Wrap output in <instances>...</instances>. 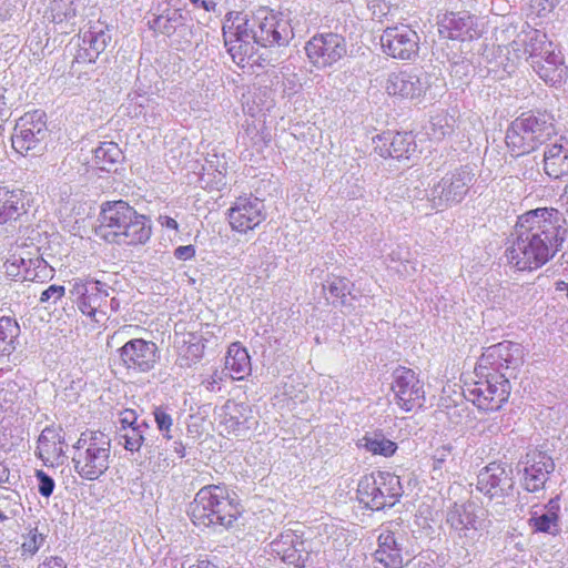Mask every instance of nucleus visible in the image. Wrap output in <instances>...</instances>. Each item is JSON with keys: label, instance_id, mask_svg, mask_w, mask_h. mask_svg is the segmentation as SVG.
Returning a JSON list of instances; mask_svg holds the SVG:
<instances>
[{"label": "nucleus", "instance_id": "nucleus-12", "mask_svg": "<svg viewBox=\"0 0 568 568\" xmlns=\"http://www.w3.org/2000/svg\"><path fill=\"white\" fill-rule=\"evenodd\" d=\"M523 364V349L520 345L511 342H503L493 345L486 349L478 361L475 372L478 374L485 371L506 373L513 376V373Z\"/></svg>", "mask_w": 568, "mask_h": 568}, {"label": "nucleus", "instance_id": "nucleus-20", "mask_svg": "<svg viewBox=\"0 0 568 568\" xmlns=\"http://www.w3.org/2000/svg\"><path fill=\"white\" fill-rule=\"evenodd\" d=\"M509 47L517 59H525L526 61H532L554 48L546 33L532 28L529 23H524L520 32Z\"/></svg>", "mask_w": 568, "mask_h": 568}, {"label": "nucleus", "instance_id": "nucleus-31", "mask_svg": "<svg viewBox=\"0 0 568 568\" xmlns=\"http://www.w3.org/2000/svg\"><path fill=\"white\" fill-rule=\"evenodd\" d=\"M224 371L232 379L242 381L251 374L252 365L248 352L240 343H232L229 346Z\"/></svg>", "mask_w": 568, "mask_h": 568}, {"label": "nucleus", "instance_id": "nucleus-58", "mask_svg": "<svg viewBox=\"0 0 568 568\" xmlns=\"http://www.w3.org/2000/svg\"><path fill=\"white\" fill-rule=\"evenodd\" d=\"M159 222L162 226L168 227V229L178 230V227H179L178 222L173 217H170L166 215H160Z\"/></svg>", "mask_w": 568, "mask_h": 568}, {"label": "nucleus", "instance_id": "nucleus-22", "mask_svg": "<svg viewBox=\"0 0 568 568\" xmlns=\"http://www.w3.org/2000/svg\"><path fill=\"white\" fill-rule=\"evenodd\" d=\"M426 89V77L417 69L392 72L386 80V91L389 95L414 99L425 93Z\"/></svg>", "mask_w": 568, "mask_h": 568}, {"label": "nucleus", "instance_id": "nucleus-26", "mask_svg": "<svg viewBox=\"0 0 568 568\" xmlns=\"http://www.w3.org/2000/svg\"><path fill=\"white\" fill-rule=\"evenodd\" d=\"M544 171L551 179L568 175V138L559 136L545 145Z\"/></svg>", "mask_w": 568, "mask_h": 568}, {"label": "nucleus", "instance_id": "nucleus-15", "mask_svg": "<svg viewBox=\"0 0 568 568\" xmlns=\"http://www.w3.org/2000/svg\"><path fill=\"white\" fill-rule=\"evenodd\" d=\"M383 51L398 60H413L418 55L419 36L407 24L388 27L381 36Z\"/></svg>", "mask_w": 568, "mask_h": 568}, {"label": "nucleus", "instance_id": "nucleus-2", "mask_svg": "<svg viewBox=\"0 0 568 568\" xmlns=\"http://www.w3.org/2000/svg\"><path fill=\"white\" fill-rule=\"evenodd\" d=\"M151 233L150 220L126 202L120 200L102 205L97 234L104 241L119 245H138L149 241Z\"/></svg>", "mask_w": 568, "mask_h": 568}, {"label": "nucleus", "instance_id": "nucleus-61", "mask_svg": "<svg viewBox=\"0 0 568 568\" xmlns=\"http://www.w3.org/2000/svg\"><path fill=\"white\" fill-rule=\"evenodd\" d=\"M197 4L207 12L215 11L216 8V2L213 0H200Z\"/></svg>", "mask_w": 568, "mask_h": 568}, {"label": "nucleus", "instance_id": "nucleus-46", "mask_svg": "<svg viewBox=\"0 0 568 568\" xmlns=\"http://www.w3.org/2000/svg\"><path fill=\"white\" fill-rule=\"evenodd\" d=\"M224 44L227 49V52L232 57V60L239 65L244 64L246 57L253 50V47L251 45V41H248V42H242V41L229 42L227 39H224Z\"/></svg>", "mask_w": 568, "mask_h": 568}, {"label": "nucleus", "instance_id": "nucleus-34", "mask_svg": "<svg viewBox=\"0 0 568 568\" xmlns=\"http://www.w3.org/2000/svg\"><path fill=\"white\" fill-rule=\"evenodd\" d=\"M152 14L148 21L150 29L165 36H172L179 27L185 24L187 18L182 9L165 8L164 10Z\"/></svg>", "mask_w": 568, "mask_h": 568}, {"label": "nucleus", "instance_id": "nucleus-57", "mask_svg": "<svg viewBox=\"0 0 568 568\" xmlns=\"http://www.w3.org/2000/svg\"><path fill=\"white\" fill-rule=\"evenodd\" d=\"M428 134L435 140H440L445 136L446 131L444 130L440 119L432 122V132Z\"/></svg>", "mask_w": 568, "mask_h": 568}, {"label": "nucleus", "instance_id": "nucleus-23", "mask_svg": "<svg viewBox=\"0 0 568 568\" xmlns=\"http://www.w3.org/2000/svg\"><path fill=\"white\" fill-rule=\"evenodd\" d=\"M374 143L382 158L409 159L417 150L412 132H384L374 139Z\"/></svg>", "mask_w": 568, "mask_h": 568}, {"label": "nucleus", "instance_id": "nucleus-19", "mask_svg": "<svg viewBox=\"0 0 568 568\" xmlns=\"http://www.w3.org/2000/svg\"><path fill=\"white\" fill-rule=\"evenodd\" d=\"M478 505L473 501L454 504L447 513V523L458 532L459 539H465V545H473L480 537L478 532Z\"/></svg>", "mask_w": 568, "mask_h": 568}, {"label": "nucleus", "instance_id": "nucleus-11", "mask_svg": "<svg viewBox=\"0 0 568 568\" xmlns=\"http://www.w3.org/2000/svg\"><path fill=\"white\" fill-rule=\"evenodd\" d=\"M517 470L520 486L528 493H539L555 470V462L546 452L534 448L519 459Z\"/></svg>", "mask_w": 568, "mask_h": 568}, {"label": "nucleus", "instance_id": "nucleus-48", "mask_svg": "<svg viewBox=\"0 0 568 568\" xmlns=\"http://www.w3.org/2000/svg\"><path fill=\"white\" fill-rule=\"evenodd\" d=\"M154 419L158 426V429L162 433L165 439H171L173 436L171 435V428L173 426V419L171 415L163 407H156L153 412Z\"/></svg>", "mask_w": 568, "mask_h": 568}, {"label": "nucleus", "instance_id": "nucleus-33", "mask_svg": "<svg viewBox=\"0 0 568 568\" xmlns=\"http://www.w3.org/2000/svg\"><path fill=\"white\" fill-rule=\"evenodd\" d=\"M24 212L22 191L0 186V224L16 222Z\"/></svg>", "mask_w": 568, "mask_h": 568}, {"label": "nucleus", "instance_id": "nucleus-51", "mask_svg": "<svg viewBox=\"0 0 568 568\" xmlns=\"http://www.w3.org/2000/svg\"><path fill=\"white\" fill-rule=\"evenodd\" d=\"M37 479L39 481L38 490L43 497H50L54 490V480L43 470H37Z\"/></svg>", "mask_w": 568, "mask_h": 568}, {"label": "nucleus", "instance_id": "nucleus-18", "mask_svg": "<svg viewBox=\"0 0 568 568\" xmlns=\"http://www.w3.org/2000/svg\"><path fill=\"white\" fill-rule=\"evenodd\" d=\"M392 389L397 405L405 412H410L416 406L423 405L425 392L423 384L413 369L406 367L396 368Z\"/></svg>", "mask_w": 568, "mask_h": 568}, {"label": "nucleus", "instance_id": "nucleus-17", "mask_svg": "<svg viewBox=\"0 0 568 568\" xmlns=\"http://www.w3.org/2000/svg\"><path fill=\"white\" fill-rule=\"evenodd\" d=\"M266 219L263 201L253 195L239 196L229 209L231 227L240 233H246L258 226Z\"/></svg>", "mask_w": 568, "mask_h": 568}, {"label": "nucleus", "instance_id": "nucleus-21", "mask_svg": "<svg viewBox=\"0 0 568 568\" xmlns=\"http://www.w3.org/2000/svg\"><path fill=\"white\" fill-rule=\"evenodd\" d=\"M111 29L101 21L92 23L81 37L80 49L75 55L79 63H92L111 42Z\"/></svg>", "mask_w": 568, "mask_h": 568}, {"label": "nucleus", "instance_id": "nucleus-62", "mask_svg": "<svg viewBox=\"0 0 568 568\" xmlns=\"http://www.w3.org/2000/svg\"><path fill=\"white\" fill-rule=\"evenodd\" d=\"M173 450L179 458H183L185 456V446L182 444V442L175 440L173 443Z\"/></svg>", "mask_w": 568, "mask_h": 568}, {"label": "nucleus", "instance_id": "nucleus-47", "mask_svg": "<svg viewBox=\"0 0 568 568\" xmlns=\"http://www.w3.org/2000/svg\"><path fill=\"white\" fill-rule=\"evenodd\" d=\"M45 536L38 531V529H31L27 536H24L21 549L23 554L34 555L40 547L43 545Z\"/></svg>", "mask_w": 568, "mask_h": 568}, {"label": "nucleus", "instance_id": "nucleus-49", "mask_svg": "<svg viewBox=\"0 0 568 568\" xmlns=\"http://www.w3.org/2000/svg\"><path fill=\"white\" fill-rule=\"evenodd\" d=\"M89 286H92L93 291L101 298V301L108 306V297L115 293V288L112 284L106 281L89 277L84 281Z\"/></svg>", "mask_w": 568, "mask_h": 568}, {"label": "nucleus", "instance_id": "nucleus-41", "mask_svg": "<svg viewBox=\"0 0 568 568\" xmlns=\"http://www.w3.org/2000/svg\"><path fill=\"white\" fill-rule=\"evenodd\" d=\"M446 22L449 39L464 41L467 38H473L474 18L469 13L452 12L446 17Z\"/></svg>", "mask_w": 568, "mask_h": 568}, {"label": "nucleus", "instance_id": "nucleus-40", "mask_svg": "<svg viewBox=\"0 0 568 568\" xmlns=\"http://www.w3.org/2000/svg\"><path fill=\"white\" fill-rule=\"evenodd\" d=\"M359 446L364 447L373 455H381L384 457H390L397 450V444L388 439L382 430L366 434L359 440Z\"/></svg>", "mask_w": 568, "mask_h": 568}, {"label": "nucleus", "instance_id": "nucleus-6", "mask_svg": "<svg viewBox=\"0 0 568 568\" xmlns=\"http://www.w3.org/2000/svg\"><path fill=\"white\" fill-rule=\"evenodd\" d=\"M478 381L465 392V397L478 409L496 412L508 400L510 384L506 373L485 371L483 374L475 372Z\"/></svg>", "mask_w": 568, "mask_h": 568}, {"label": "nucleus", "instance_id": "nucleus-32", "mask_svg": "<svg viewBox=\"0 0 568 568\" xmlns=\"http://www.w3.org/2000/svg\"><path fill=\"white\" fill-rule=\"evenodd\" d=\"M519 119L539 144L556 134L555 119L548 112H526Z\"/></svg>", "mask_w": 568, "mask_h": 568}, {"label": "nucleus", "instance_id": "nucleus-29", "mask_svg": "<svg viewBox=\"0 0 568 568\" xmlns=\"http://www.w3.org/2000/svg\"><path fill=\"white\" fill-rule=\"evenodd\" d=\"M223 38L229 42L253 40L252 14H244L237 11H231L225 16L223 23Z\"/></svg>", "mask_w": 568, "mask_h": 568}, {"label": "nucleus", "instance_id": "nucleus-59", "mask_svg": "<svg viewBox=\"0 0 568 568\" xmlns=\"http://www.w3.org/2000/svg\"><path fill=\"white\" fill-rule=\"evenodd\" d=\"M538 7H540V11H550L556 7L559 0H532Z\"/></svg>", "mask_w": 568, "mask_h": 568}, {"label": "nucleus", "instance_id": "nucleus-9", "mask_svg": "<svg viewBox=\"0 0 568 568\" xmlns=\"http://www.w3.org/2000/svg\"><path fill=\"white\" fill-rule=\"evenodd\" d=\"M475 180V173L469 166H460L446 173L427 194L434 209H443L460 203Z\"/></svg>", "mask_w": 568, "mask_h": 568}, {"label": "nucleus", "instance_id": "nucleus-4", "mask_svg": "<svg viewBox=\"0 0 568 568\" xmlns=\"http://www.w3.org/2000/svg\"><path fill=\"white\" fill-rule=\"evenodd\" d=\"M73 449L74 470L82 479L97 480L109 469L111 439L104 433L83 432Z\"/></svg>", "mask_w": 568, "mask_h": 568}, {"label": "nucleus", "instance_id": "nucleus-43", "mask_svg": "<svg viewBox=\"0 0 568 568\" xmlns=\"http://www.w3.org/2000/svg\"><path fill=\"white\" fill-rule=\"evenodd\" d=\"M150 429L149 424L145 420H141L139 425L134 427H125L120 429V439H123V447L131 452H139L145 440V433Z\"/></svg>", "mask_w": 568, "mask_h": 568}, {"label": "nucleus", "instance_id": "nucleus-42", "mask_svg": "<svg viewBox=\"0 0 568 568\" xmlns=\"http://www.w3.org/2000/svg\"><path fill=\"white\" fill-rule=\"evenodd\" d=\"M77 17L75 0H52L49 7V19L57 24H74Z\"/></svg>", "mask_w": 568, "mask_h": 568}, {"label": "nucleus", "instance_id": "nucleus-44", "mask_svg": "<svg viewBox=\"0 0 568 568\" xmlns=\"http://www.w3.org/2000/svg\"><path fill=\"white\" fill-rule=\"evenodd\" d=\"M63 438L53 429L45 428L38 439V450L41 458H49L51 454L61 455L63 453Z\"/></svg>", "mask_w": 568, "mask_h": 568}, {"label": "nucleus", "instance_id": "nucleus-50", "mask_svg": "<svg viewBox=\"0 0 568 568\" xmlns=\"http://www.w3.org/2000/svg\"><path fill=\"white\" fill-rule=\"evenodd\" d=\"M65 294V287L63 285L52 284L40 294L39 302L42 304L54 305Z\"/></svg>", "mask_w": 568, "mask_h": 568}, {"label": "nucleus", "instance_id": "nucleus-64", "mask_svg": "<svg viewBox=\"0 0 568 568\" xmlns=\"http://www.w3.org/2000/svg\"><path fill=\"white\" fill-rule=\"evenodd\" d=\"M189 568H219V567L209 560H201L196 565H192Z\"/></svg>", "mask_w": 568, "mask_h": 568}, {"label": "nucleus", "instance_id": "nucleus-35", "mask_svg": "<svg viewBox=\"0 0 568 568\" xmlns=\"http://www.w3.org/2000/svg\"><path fill=\"white\" fill-rule=\"evenodd\" d=\"M558 511V501L551 499L541 513L535 511L532 514L529 525L535 531L557 535L560 530Z\"/></svg>", "mask_w": 568, "mask_h": 568}, {"label": "nucleus", "instance_id": "nucleus-53", "mask_svg": "<svg viewBox=\"0 0 568 568\" xmlns=\"http://www.w3.org/2000/svg\"><path fill=\"white\" fill-rule=\"evenodd\" d=\"M120 429H124L125 427H134L139 425L140 422H138V416L134 410L125 409L120 414Z\"/></svg>", "mask_w": 568, "mask_h": 568}, {"label": "nucleus", "instance_id": "nucleus-56", "mask_svg": "<svg viewBox=\"0 0 568 568\" xmlns=\"http://www.w3.org/2000/svg\"><path fill=\"white\" fill-rule=\"evenodd\" d=\"M6 273L12 277H19L22 280V271L19 268V264L13 261V257L9 258L4 263Z\"/></svg>", "mask_w": 568, "mask_h": 568}, {"label": "nucleus", "instance_id": "nucleus-45", "mask_svg": "<svg viewBox=\"0 0 568 568\" xmlns=\"http://www.w3.org/2000/svg\"><path fill=\"white\" fill-rule=\"evenodd\" d=\"M354 284L346 277L331 276L323 285L324 291L341 300V304H346V297L349 295L352 300H358V296L353 293Z\"/></svg>", "mask_w": 568, "mask_h": 568}, {"label": "nucleus", "instance_id": "nucleus-10", "mask_svg": "<svg viewBox=\"0 0 568 568\" xmlns=\"http://www.w3.org/2000/svg\"><path fill=\"white\" fill-rule=\"evenodd\" d=\"M514 488V471L507 463L491 462L477 474L476 489L490 500L503 503Z\"/></svg>", "mask_w": 568, "mask_h": 568}, {"label": "nucleus", "instance_id": "nucleus-54", "mask_svg": "<svg viewBox=\"0 0 568 568\" xmlns=\"http://www.w3.org/2000/svg\"><path fill=\"white\" fill-rule=\"evenodd\" d=\"M195 247L193 245H182L174 250V256L181 261H187L194 257Z\"/></svg>", "mask_w": 568, "mask_h": 568}, {"label": "nucleus", "instance_id": "nucleus-52", "mask_svg": "<svg viewBox=\"0 0 568 568\" xmlns=\"http://www.w3.org/2000/svg\"><path fill=\"white\" fill-rule=\"evenodd\" d=\"M227 376L225 371H214L212 375L203 379L202 385L209 392L220 390V384L223 382L224 377Z\"/></svg>", "mask_w": 568, "mask_h": 568}, {"label": "nucleus", "instance_id": "nucleus-60", "mask_svg": "<svg viewBox=\"0 0 568 568\" xmlns=\"http://www.w3.org/2000/svg\"><path fill=\"white\" fill-rule=\"evenodd\" d=\"M10 470L0 462V486L9 481Z\"/></svg>", "mask_w": 568, "mask_h": 568}, {"label": "nucleus", "instance_id": "nucleus-30", "mask_svg": "<svg viewBox=\"0 0 568 568\" xmlns=\"http://www.w3.org/2000/svg\"><path fill=\"white\" fill-rule=\"evenodd\" d=\"M375 558L385 568H402V547L393 531L385 530L378 536V548Z\"/></svg>", "mask_w": 568, "mask_h": 568}, {"label": "nucleus", "instance_id": "nucleus-39", "mask_svg": "<svg viewBox=\"0 0 568 568\" xmlns=\"http://www.w3.org/2000/svg\"><path fill=\"white\" fill-rule=\"evenodd\" d=\"M20 326L11 316H0V358L9 357L17 348Z\"/></svg>", "mask_w": 568, "mask_h": 568}, {"label": "nucleus", "instance_id": "nucleus-16", "mask_svg": "<svg viewBox=\"0 0 568 568\" xmlns=\"http://www.w3.org/2000/svg\"><path fill=\"white\" fill-rule=\"evenodd\" d=\"M118 352L123 366L135 373L152 371L160 359L158 345L143 338L130 339Z\"/></svg>", "mask_w": 568, "mask_h": 568}, {"label": "nucleus", "instance_id": "nucleus-13", "mask_svg": "<svg viewBox=\"0 0 568 568\" xmlns=\"http://www.w3.org/2000/svg\"><path fill=\"white\" fill-rule=\"evenodd\" d=\"M270 554L286 568H304L311 556L310 542L296 531L285 530L270 544Z\"/></svg>", "mask_w": 568, "mask_h": 568}, {"label": "nucleus", "instance_id": "nucleus-28", "mask_svg": "<svg viewBox=\"0 0 568 568\" xmlns=\"http://www.w3.org/2000/svg\"><path fill=\"white\" fill-rule=\"evenodd\" d=\"M69 293L82 314L93 317L99 311L106 313V305L84 281L74 280Z\"/></svg>", "mask_w": 568, "mask_h": 568}, {"label": "nucleus", "instance_id": "nucleus-14", "mask_svg": "<svg viewBox=\"0 0 568 568\" xmlns=\"http://www.w3.org/2000/svg\"><path fill=\"white\" fill-rule=\"evenodd\" d=\"M310 61L318 69L327 68L339 61L347 52L344 37L327 32L315 34L305 45Z\"/></svg>", "mask_w": 568, "mask_h": 568}, {"label": "nucleus", "instance_id": "nucleus-55", "mask_svg": "<svg viewBox=\"0 0 568 568\" xmlns=\"http://www.w3.org/2000/svg\"><path fill=\"white\" fill-rule=\"evenodd\" d=\"M38 568H67V564L61 557L51 556L45 558Z\"/></svg>", "mask_w": 568, "mask_h": 568}, {"label": "nucleus", "instance_id": "nucleus-8", "mask_svg": "<svg viewBox=\"0 0 568 568\" xmlns=\"http://www.w3.org/2000/svg\"><path fill=\"white\" fill-rule=\"evenodd\" d=\"M252 27L253 42L262 47L287 45L294 38L290 20L266 7L252 12Z\"/></svg>", "mask_w": 568, "mask_h": 568}, {"label": "nucleus", "instance_id": "nucleus-3", "mask_svg": "<svg viewBox=\"0 0 568 568\" xmlns=\"http://www.w3.org/2000/svg\"><path fill=\"white\" fill-rule=\"evenodd\" d=\"M189 514L195 526L229 528L240 516L241 507L226 487L209 485L196 493Z\"/></svg>", "mask_w": 568, "mask_h": 568}, {"label": "nucleus", "instance_id": "nucleus-24", "mask_svg": "<svg viewBox=\"0 0 568 568\" xmlns=\"http://www.w3.org/2000/svg\"><path fill=\"white\" fill-rule=\"evenodd\" d=\"M219 423L229 434L240 435L256 422L250 405L227 400L220 409Z\"/></svg>", "mask_w": 568, "mask_h": 568}, {"label": "nucleus", "instance_id": "nucleus-25", "mask_svg": "<svg viewBox=\"0 0 568 568\" xmlns=\"http://www.w3.org/2000/svg\"><path fill=\"white\" fill-rule=\"evenodd\" d=\"M530 65L540 79L552 87L561 84L568 74L564 57L560 51L556 52L555 48L530 61Z\"/></svg>", "mask_w": 568, "mask_h": 568}, {"label": "nucleus", "instance_id": "nucleus-63", "mask_svg": "<svg viewBox=\"0 0 568 568\" xmlns=\"http://www.w3.org/2000/svg\"><path fill=\"white\" fill-rule=\"evenodd\" d=\"M120 301L112 294L110 300H108V306L112 312H118L120 310Z\"/></svg>", "mask_w": 568, "mask_h": 568}, {"label": "nucleus", "instance_id": "nucleus-5", "mask_svg": "<svg viewBox=\"0 0 568 568\" xmlns=\"http://www.w3.org/2000/svg\"><path fill=\"white\" fill-rule=\"evenodd\" d=\"M403 493L399 477L387 471L365 475L357 485L358 501L372 510L393 507Z\"/></svg>", "mask_w": 568, "mask_h": 568}, {"label": "nucleus", "instance_id": "nucleus-1", "mask_svg": "<svg viewBox=\"0 0 568 568\" xmlns=\"http://www.w3.org/2000/svg\"><path fill=\"white\" fill-rule=\"evenodd\" d=\"M566 236V219L559 210L527 211L518 216L513 240L505 251L506 261L517 271L537 270L556 256Z\"/></svg>", "mask_w": 568, "mask_h": 568}, {"label": "nucleus", "instance_id": "nucleus-37", "mask_svg": "<svg viewBox=\"0 0 568 568\" xmlns=\"http://www.w3.org/2000/svg\"><path fill=\"white\" fill-rule=\"evenodd\" d=\"M12 257L22 271V281H40L48 277L52 272V268H50L47 262L39 255L24 257L13 254Z\"/></svg>", "mask_w": 568, "mask_h": 568}, {"label": "nucleus", "instance_id": "nucleus-7", "mask_svg": "<svg viewBox=\"0 0 568 568\" xmlns=\"http://www.w3.org/2000/svg\"><path fill=\"white\" fill-rule=\"evenodd\" d=\"M48 136L47 115L41 110H34L17 121L12 146L24 156H36L45 150Z\"/></svg>", "mask_w": 568, "mask_h": 568}, {"label": "nucleus", "instance_id": "nucleus-27", "mask_svg": "<svg viewBox=\"0 0 568 568\" xmlns=\"http://www.w3.org/2000/svg\"><path fill=\"white\" fill-rule=\"evenodd\" d=\"M505 140L511 155L516 158L530 153L539 145L519 116L508 126Z\"/></svg>", "mask_w": 568, "mask_h": 568}, {"label": "nucleus", "instance_id": "nucleus-36", "mask_svg": "<svg viewBox=\"0 0 568 568\" xmlns=\"http://www.w3.org/2000/svg\"><path fill=\"white\" fill-rule=\"evenodd\" d=\"M123 160L121 149L114 142H101L93 150V162L101 171H116V165Z\"/></svg>", "mask_w": 568, "mask_h": 568}, {"label": "nucleus", "instance_id": "nucleus-38", "mask_svg": "<svg viewBox=\"0 0 568 568\" xmlns=\"http://www.w3.org/2000/svg\"><path fill=\"white\" fill-rule=\"evenodd\" d=\"M458 459L459 454L456 445L453 443H445L434 450L432 456V470L433 473H438L444 476L457 467Z\"/></svg>", "mask_w": 568, "mask_h": 568}]
</instances>
